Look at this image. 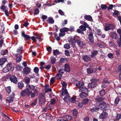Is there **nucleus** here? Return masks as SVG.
I'll list each match as a JSON object with an SVG mask.
<instances>
[{"instance_id":"20","label":"nucleus","mask_w":121,"mask_h":121,"mask_svg":"<svg viewBox=\"0 0 121 121\" xmlns=\"http://www.w3.org/2000/svg\"><path fill=\"white\" fill-rule=\"evenodd\" d=\"M97 84L92 82L89 83L88 85V87L89 88H93L96 86Z\"/></svg>"},{"instance_id":"12","label":"nucleus","mask_w":121,"mask_h":121,"mask_svg":"<svg viewBox=\"0 0 121 121\" xmlns=\"http://www.w3.org/2000/svg\"><path fill=\"white\" fill-rule=\"evenodd\" d=\"M108 115L107 113L106 112L103 111L102 113L99 116V118L104 119L107 118Z\"/></svg>"},{"instance_id":"41","label":"nucleus","mask_w":121,"mask_h":121,"mask_svg":"<svg viewBox=\"0 0 121 121\" xmlns=\"http://www.w3.org/2000/svg\"><path fill=\"white\" fill-rule=\"evenodd\" d=\"M24 80L26 83L27 84H29L30 82V78L27 77H25L24 78Z\"/></svg>"},{"instance_id":"31","label":"nucleus","mask_w":121,"mask_h":121,"mask_svg":"<svg viewBox=\"0 0 121 121\" xmlns=\"http://www.w3.org/2000/svg\"><path fill=\"white\" fill-rule=\"evenodd\" d=\"M84 19L86 20L90 21L92 19V17L89 15H85L84 16Z\"/></svg>"},{"instance_id":"11","label":"nucleus","mask_w":121,"mask_h":121,"mask_svg":"<svg viewBox=\"0 0 121 121\" xmlns=\"http://www.w3.org/2000/svg\"><path fill=\"white\" fill-rule=\"evenodd\" d=\"M10 80L12 82L15 84L17 83L18 82L17 78L14 75H12Z\"/></svg>"},{"instance_id":"37","label":"nucleus","mask_w":121,"mask_h":121,"mask_svg":"<svg viewBox=\"0 0 121 121\" xmlns=\"http://www.w3.org/2000/svg\"><path fill=\"white\" fill-rule=\"evenodd\" d=\"M105 91L103 89L101 90L99 92L100 95L102 97H103L105 94Z\"/></svg>"},{"instance_id":"40","label":"nucleus","mask_w":121,"mask_h":121,"mask_svg":"<svg viewBox=\"0 0 121 121\" xmlns=\"http://www.w3.org/2000/svg\"><path fill=\"white\" fill-rule=\"evenodd\" d=\"M89 99L87 98H85L83 99L82 103L84 104H86L88 103Z\"/></svg>"},{"instance_id":"43","label":"nucleus","mask_w":121,"mask_h":121,"mask_svg":"<svg viewBox=\"0 0 121 121\" xmlns=\"http://www.w3.org/2000/svg\"><path fill=\"white\" fill-rule=\"evenodd\" d=\"M86 27H85L83 25H82L79 26V28L83 31H85L86 30Z\"/></svg>"},{"instance_id":"1","label":"nucleus","mask_w":121,"mask_h":121,"mask_svg":"<svg viewBox=\"0 0 121 121\" xmlns=\"http://www.w3.org/2000/svg\"><path fill=\"white\" fill-rule=\"evenodd\" d=\"M99 106L101 110L106 111L109 109V105L104 102H101L99 104Z\"/></svg>"},{"instance_id":"54","label":"nucleus","mask_w":121,"mask_h":121,"mask_svg":"<svg viewBox=\"0 0 121 121\" xmlns=\"http://www.w3.org/2000/svg\"><path fill=\"white\" fill-rule=\"evenodd\" d=\"M65 70H64L63 69L61 68L58 70V73H60L61 74H63Z\"/></svg>"},{"instance_id":"8","label":"nucleus","mask_w":121,"mask_h":121,"mask_svg":"<svg viewBox=\"0 0 121 121\" xmlns=\"http://www.w3.org/2000/svg\"><path fill=\"white\" fill-rule=\"evenodd\" d=\"M78 39L76 40V42L79 46L82 47L85 45V43L84 41H82L81 39Z\"/></svg>"},{"instance_id":"17","label":"nucleus","mask_w":121,"mask_h":121,"mask_svg":"<svg viewBox=\"0 0 121 121\" xmlns=\"http://www.w3.org/2000/svg\"><path fill=\"white\" fill-rule=\"evenodd\" d=\"M82 59L84 60L85 62L90 61L91 60V58L87 55L83 56Z\"/></svg>"},{"instance_id":"13","label":"nucleus","mask_w":121,"mask_h":121,"mask_svg":"<svg viewBox=\"0 0 121 121\" xmlns=\"http://www.w3.org/2000/svg\"><path fill=\"white\" fill-rule=\"evenodd\" d=\"M79 89V91H81L82 92H87L88 90L87 88H86L84 86H80L78 87Z\"/></svg>"},{"instance_id":"29","label":"nucleus","mask_w":121,"mask_h":121,"mask_svg":"<svg viewBox=\"0 0 121 121\" xmlns=\"http://www.w3.org/2000/svg\"><path fill=\"white\" fill-rule=\"evenodd\" d=\"M63 74H61L60 73H57L56 75L55 76L56 79H60L61 78V77H62Z\"/></svg>"},{"instance_id":"27","label":"nucleus","mask_w":121,"mask_h":121,"mask_svg":"<svg viewBox=\"0 0 121 121\" xmlns=\"http://www.w3.org/2000/svg\"><path fill=\"white\" fill-rule=\"evenodd\" d=\"M65 71L68 72H69L70 71V68L67 64L65 65Z\"/></svg>"},{"instance_id":"57","label":"nucleus","mask_w":121,"mask_h":121,"mask_svg":"<svg viewBox=\"0 0 121 121\" xmlns=\"http://www.w3.org/2000/svg\"><path fill=\"white\" fill-rule=\"evenodd\" d=\"M101 7L102 9H106L108 6L102 4L101 5Z\"/></svg>"},{"instance_id":"56","label":"nucleus","mask_w":121,"mask_h":121,"mask_svg":"<svg viewBox=\"0 0 121 121\" xmlns=\"http://www.w3.org/2000/svg\"><path fill=\"white\" fill-rule=\"evenodd\" d=\"M39 12V10L38 9L36 8L35 10L34 14V15H37L38 14Z\"/></svg>"},{"instance_id":"30","label":"nucleus","mask_w":121,"mask_h":121,"mask_svg":"<svg viewBox=\"0 0 121 121\" xmlns=\"http://www.w3.org/2000/svg\"><path fill=\"white\" fill-rule=\"evenodd\" d=\"M87 73L88 74L92 73L94 71L93 69L92 68H88L86 69Z\"/></svg>"},{"instance_id":"52","label":"nucleus","mask_w":121,"mask_h":121,"mask_svg":"<svg viewBox=\"0 0 121 121\" xmlns=\"http://www.w3.org/2000/svg\"><path fill=\"white\" fill-rule=\"evenodd\" d=\"M102 83H108V84L109 83V82L108 80V79L107 78H104L103 79V81L102 82Z\"/></svg>"},{"instance_id":"50","label":"nucleus","mask_w":121,"mask_h":121,"mask_svg":"<svg viewBox=\"0 0 121 121\" xmlns=\"http://www.w3.org/2000/svg\"><path fill=\"white\" fill-rule=\"evenodd\" d=\"M6 90L8 93L9 94L11 91L10 86H9L6 87Z\"/></svg>"},{"instance_id":"28","label":"nucleus","mask_w":121,"mask_h":121,"mask_svg":"<svg viewBox=\"0 0 121 121\" xmlns=\"http://www.w3.org/2000/svg\"><path fill=\"white\" fill-rule=\"evenodd\" d=\"M99 109V108L98 107L95 106L92 108H91L90 109V111L92 112H96L97 111H98Z\"/></svg>"},{"instance_id":"5","label":"nucleus","mask_w":121,"mask_h":121,"mask_svg":"<svg viewBox=\"0 0 121 121\" xmlns=\"http://www.w3.org/2000/svg\"><path fill=\"white\" fill-rule=\"evenodd\" d=\"M77 39H79L80 37L79 36L71 37L69 40V42L71 43V45H73L76 42V40Z\"/></svg>"},{"instance_id":"32","label":"nucleus","mask_w":121,"mask_h":121,"mask_svg":"<svg viewBox=\"0 0 121 121\" xmlns=\"http://www.w3.org/2000/svg\"><path fill=\"white\" fill-rule=\"evenodd\" d=\"M13 98L11 97V96L7 97V101L9 103H10L13 102Z\"/></svg>"},{"instance_id":"9","label":"nucleus","mask_w":121,"mask_h":121,"mask_svg":"<svg viewBox=\"0 0 121 121\" xmlns=\"http://www.w3.org/2000/svg\"><path fill=\"white\" fill-rule=\"evenodd\" d=\"M31 69L28 67H25L23 70L22 72L24 74H27L31 72Z\"/></svg>"},{"instance_id":"3","label":"nucleus","mask_w":121,"mask_h":121,"mask_svg":"<svg viewBox=\"0 0 121 121\" xmlns=\"http://www.w3.org/2000/svg\"><path fill=\"white\" fill-rule=\"evenodd\" d=\"M12 64L11 63L7 64L6 67L3 70V71L4 73H7L12 68Z\"/></svg>"},{"instance_id":"22","label":"nucleus","mask_w":121,"mask_h":121,"mask_svg":"<svg viewBox=\"0 0 121 121\" xmlns=\"http://www.w3.org/2000/svg\"><path fill=\"white\" fill-rule=\"evenodd\" d=\"M98 53L97 51L95 50H93L91 53V57L93 58L97 55Z\"/></svg>"},{"instance_id":"61","label":"nucleus","mask_w":121,"mask_h":121,"mask_svg":"<svg viewBox=\"0 0 121 121\" xmlns=\"http://www.w3.org/2000/svg\"><path fill=\"white\" fill-rule=\"evenodd\" d=\"M113 54L112 53H109L108 55V57L111 59H112L113 58Z\"/></svg>"},{"instance_id":"47","label":"nucleus","mask_w":121,"mask_h":121,"mask_svg":"<svg viewBox=\"0 0 121 121\" xmlns=\"http://www.w3.org/2000/svg\"><path fill=\"white\" fill-rule=\"evenodd\" d=\"M64 47L65 49H68L70 48V46L69 44L67 43L64 45Z\"/></svg>"},{"instance_id":"25","label":"nucleus","mask_w":121,"mask_h":121,"mask_svg":"<svg viewBox=\"0 0 121 121\" xmlns=\"http://www.w3.org/2000/svg\"><path fill=\"white\" fill-rule=\"evenodd\" d=\"M18 87L20 89H22L24 86L23 82H19L17 84Z\"/></svg>"},{"instance_id":"26","label":"nucleus","mask_w":121,"mask_h":121,"mask_svg":"<svg viewBox=\"0 0 121 121\" xmlns=\"http://www.w3.org/2000/svg\"><path fill=\"white\" fill-rule=\"evenodd\" d=\"M60 31L61 32H67L69 31V28L65 27L62 28V29H60Z\"/></svg>"},{"instance_id":"16","label":"nucleus","mask_w":121,"mask_h":121,"mask_svg":"<svg viewBox=\"0 0 121 121\" xmlns=\"http://www.w3.org/2000/svg\"><path fill=\"white\" fill-rule=\"evenodd\" d=\"M16 56V62L17 63L20 62L22 59V56L21 55H20L19 54H17Z\"/></svg>"},{"instance_id":"34","label":"nucleus","mask_w":121,"mask_h":121,"mask_svg":"<svg viewBox=\"0 0 121 121\" xmlns=\"http://www.w3.org/2000/svg\"><path fill=\"white\" fill-rule=\"evenodd\" d=\"M84 84L83 82H81L80 81H78V82L76 84V86L77 87L80 86H84Z\"/></svg>"},{"instance_id":"18","label":"nucleus","mask_w":121,"mask_h":121,"mask_svg":"<svg viewBox=\"0 0 121 121\" xmlns=\"http://www.w3.org/2000/svg\"><path fill=\"white\" fill-rule=\"evenodd\" d=\"M7 59L5 58H1L0 59V65L1 67L3 66V65L4 64L7 60Z\"/></svg>"},{"instance_id":"4","label":"nucleus","mask_w":121,"mask_h":121,"mask_svg":"<svg viewBox=\"0 0 121 121\" xmlns=\"http://www.w3.org/2000/svg\"><path fill=\"white\" fill-rule=\"evenodd\" d=\"M34 92H32V91H29V93L28 96H30L31 98H34L35 95H37L38 94V90L35 89L33 91Z\"/></svg>"},{"instance_id":"10","label":"nucleus","mask_w":121,"mask_h":121,"mask_svg":"<svg viewBox=\"0 0 121 121\" xmlns=\"http://www.w3.org/2000/svg\"><path fill=\"white\" fill-rule=\"evenodd\" d=\"M35 86L33 85H30L29 84H27L26 86V88L28 91H33L35 89Z\"/></svg>"},{"instance_id":"55","label":"nucleus","mask_w":121,"mask_h":121,"mask_svg":"<svg viewBox=\"0 0 121 121\" xmlns=\"http://www.w3.org/2000/svg\"><path fill=\"white\" fill-rule=\"evenodd\" d=\"M37 99H36L30 105L31 106H33L36 105L37 103Z\"/></svg>"},{"instance_id":"14","label":"nucleus","mask_w":121,"mask_h":121,"mask_svg":"<svg viewBox=\"0 0 121 121\" xmlns=\"http://www.w3.org/2000/svg\"><path fill=\"white\" fill-rule=\"evenodd\" d=\"M105 99V98L104 97H102L98 95L95 98V100L96 101L98 102H102L103 100H104Z\"/></svg>"},{"instance_id":"7","label":"nucleus","mask_w":121,"mask_h":121,"mask_svg":"<svg viewBox=\"0 0 121 121\" xmlns=\"http://www.w3.org/2000/svg\"><path fill=\"white\" fill-rule=\"evenodd\" d=\"M29 91L26 88L24 90H23L20 92V95L22 97L26 96H27L28 97L29 93Z\"/></svg>"},{"instance_id":"6","label":"nucleus","mask_w":121,"mask_h":121,"mask_svg":"<svg viewBox=\"0 0 121 121\" xmlns=\"http://www.w3.org/2000/svg\"><path fill=\"white\" fill-rule=\"evenodd\" d=\"M114 26L112 24H108L104 28L105 31H108L110 30H113L115 28Z\"/></svg>"},{"instance_id":"59","label":"nucleus","mask_w":121,"mask_h":121,"mask_svg":"<svg viewBox=\"0 0 121 121\" xmlns=\"http://www.w3.org/2000/svg\"><path fill=\"white\" fill-rule=\"evenodd\" d=\"M58 13L59 14L61 15H64V13L61 9H59L58 10Z\"/></svg>"},{"instance_id":"23","label":"nucleus","mask_w":121,"mask_h":121,"mask_svg":"<svg viewBox=\"0 0 121 121\" xmlns=\"http://www.w3.org/2000/svg\"><path fill=\"white\" fill-rule=\"evenodd\" d=\"M88 95V94L84 92H82L80 94V96L81 98H85Z\"/></svg>"},{"instance_id":"2","label":"nucleus","mask_w":121,"mask_h":121,"mask_svg":"<svg viewBox=\"0 0 121 121\" xmlns=\"http://www.w3.org/2000/svg\"><path fill=\"white\" fill-rule=\"evenodd\" d=\"M39 100L40 103L42 105H44L45 103V99L43 94L41 93L39 94Z\"/></svg>"},{"instance_id":"21","label":"nucleus","mask_w":121,"mask_h":121,"mask_svg":"<svg viewBox=\"0 0 121 121\" xmlns=\"http://www.w3.org/2000/svg\"><path fill=\"white\" fill-rule=\"evenodd\" d=\"M47 23L49 24H53L54 22V20L52 17H48L47 20Z\"/></svg>"},{"instance_id":"58","label":"nucleus","mask_w":121,"mask_h":121,"mask_svg":"<svg viewBox=\"0 0 121 121\" xmlns=\"http://www.w3.org/2000/svg\"><path fill=\"white\" fill-rule=\"evenodd\" d=\"M34 72L36 74L38 73L39 71L38 68L37 67H35L34 69Z\"/></svg>"},{"instance_id":"45","label":"nucleus","mask_w":121,"mask_h":121,"mask_svg":"<svg viewBox=\"0 0 121 121\" xmlns=\"http://www.w3.org/2000/svg\"><path fill=\"white\" fill-rule=\"evenodd\" d=\"M120 99L119 97L118 96L117 97L115 100L114 103L116 105L118 103Z\"/></svg>"},{"instance_id":"15","label":"nucleus","mask_w":121,"mask_h":121,"mask_svg":"<svg viewBox=\"0 0 121 121\" xmlns=\"http://www.w3.org/2000/svg\"><path fill=\"white\" fill-rule=\"evenodd\" d=\"M88 39L90 42L91 43H92L94 42V38L92 32L90 33V34L88 35Z\"/></svg>"},{"instance_id":"19","label":"nucleus","mask_w":121,"mask_h":121,"mask_svg":"<svg viewBox=\"0 0 121 121\" xmlns=\"http://www.w3.org/2000/svg\"><path fill=\"white\" fill-rule=\"evenodd\" d=\"M110 35L111 38H114L115 39H117L118 38L117 35L115 32L110 33Z\"/></svg>"},{"instance_id":"51","label":"nucleus","mask_w":121,"mask_h":121,"mask_svg":"<svg viewBox=\"0 0 121 121\" xmlns=\"http://www.w3.org/2000/svg\"><path fill=\"white\" fill-rule=\"evenodd\" d=\"M25 40L26 41L28 40L31 38L30 36L28 35H26L24 37Z\"/></svg>"},{"instance_id":"24","label":"nucleus","mask_w":121,"mask_h":121,"mask_svg":"<svg viewBox=\"0 0 121 121\" xmlns=\"http://www.w3.org/2000/svg\"><path fill=\"white\" fill-rule=\"evenodd\" d=\"M24 49L22 46L19 47L17 50V52L18 53L17 54H19L20 55L22 54L23 53L22 51Z\"/></svg>"},{"instance_id":"39","label":"nucleus","mask_w":121,"mask_h":121,"mask_svg":"<svg viewBox=\"0 0 121 121\" xmlns=\"http://www.w3.org/2000/svg\"><path fill=\"white\" fill-rule=\"evenodd\" d=\"M73 115L76 117L78 113V110L76 109H74L73 110Z\"/></svg>"},{"instance_id":"60","label":"nucleus","mask_w":121,"mask_h":121,"mask_svg":"<svg viewBox=\"0 0 121 121\" xmlns=\"http://www.w3.org/2000/svg\"><path fill=\"white\" fill-rule=\"evenodd\" d=\"M7 7V6H5L4 5H3L1 6V7L0 8V9L3 11H5V10H6V9Z\"/></svg>"},{"instance_id":"63","label":"nucleus","mask_w":121,"mask_h":121,"mask_svg":"<svg viewBox=\"0 0 121 121\" xmlns=\"http://www.w3.org/2000/svg\"><path fill=\"white\" fill-rule=\"evenodd\" d=\"M65 54L67 56H70V54L69 52L67 50H65Z\"/></svg>"},{"instance_id":"33","label":"nucleus","mask_w":121,"mask_h":121,"mask_svg":"<svg viewBox=\"0 0 121 121\" xmlns=\"http://www.w3.org/2000/svg\"><path fill=\"white\" fill-rule=\"evenodd\" d=\"M53 53L54 55L55 56H57L60 54V52L58 49L54 50L53 52Z\"/></svg>"},{"instance_id":"35","label":"nucleus","mask_w":121,"mask_h":121,"mask_svg":"<svg viewBox=\"0 0 121 121\" xmlns=\"http://www.w3.org/2000/svg\"><path fill=\"white\" fill-rule=\"evenodd\" d=\"M62 88L63 89V90L61 93V95L64 96L65 95V94H68L67 90L66 88L65 89H63V88Z\"/></svg>"},{"instance_id":"53","label":"nucleus","mask_w":121,"mask_h":121,"mask_svg":"<svg viewBox=\"0 0 121 121\" xmlns=\"http://www.w3.org/2000/svg\"><path fill=\"white\" fill-rule=\"evenodd\" d=\"M56 102V100L55 99L53 98L51 99L50 101V104L52 105H54Z\"/></svg>"},{"instance_id":"48","label":"nucleus","mask_w":121,"mask_h":121,"mask_svg":"<svg viewBox=\"0 0 121 121\" xmlns=\"http://www.w3.org/2000/svg\"><path fill=\"white\" fill-rule=\"evenodd\" d=\"M70 98V96L66 95L65 96V97L63 98V99L64 100L66 101L68 100V99L69 100Z\"/></svg>"},{"instance_id":"36","label":"nucleus","mask_w":121,"mask_h":121,"mask_svg":"<svg viewBox=\"0 0 121 121\" xmlns=\"http://www.w3.org/2000/svg\"><path fill=\"white\" fill-rule=\"evenodd\" d=\"M69 60V58H61L60 60V61L61 63H64L65 61H68Z\"/></svg>"},{"instance_id":"49","label":"nucleus","mask_w":121,"mask_h":121,"mask_svg":"<svg viewBox=\"0 0 121 121\" xmlns=\"http://www.w3.org/2000/svg\"><path fill=\"white\" fill-rule=\"evenodd\" d=\"M99 79L92 78L91 80V82H92L93 83L97 84V82L99 81Z\"/></svg>"},{"instance_id":"62","label":"nucleus","mask_w":121,"mask_h":121,"mask_svg":"<svg viewBox=\"0 0 121 121\" xmlns=\"http://www.w3.org/2000/svg\"><path fill=\"white\" fill-rule=\"evenodd\" d=\"M66 120L68 121H69L72 119L71 117L70 116L67 115L66 116Z\"/></svg>"},{"instance_id":"46","label":"nucleus","mask_w":121,"mask_h":121,"mask_svg":"<svg viewBox=\"0 0 121 121\" xmlns=\"http://www.w3.org/2000/svg\"><path fill=\"white\" fill-rule=\"evenodd\" d=\"M51 63L52 64H54L55 63L56 61V58L54 57H52L51 58Z\"/></svg>"},{"instance_id":"44","label":"nucleus","mask_w":121,"mask_h":121,"mask_svg":"<svg viewBox=\"0 0 121 121\" xmlns=\"http://www.w3.org/2000/svg\"><path fill=\"white\" fill-rule=\"evenodd\" d=\"M119 13V11L117 10L114 11V12L113 13L112 15L114 17H116L118 15Z\"/></svg>"},{"instance_id":"42","label":"nucleus","mask_w":121,"mask_h":121,"mask_svg":"<svg viewBox=\"0 0 121 121\" xmlns=\"http://www.w3.org/2000/svg\"><path fill=\"white\" fill-rule=\"evenodd\" d=\"M8 53V50L7 49L2 50L1 52V54L3 55L6 54Z\"/></svg>"},{"instance_id":"64","label":"nucleus","mask_w":121,"mask_h":121,"mask_svg":"<svg viewBox=\"0 0 121 121\" xmlns=\"http://www.w3.org/2000/svg\"><path fill=\"white\" fill-rule=\"evenodd\" d=\"M113 7V5L112 4H111L109 5L108 7V8H108V9L111 10L112 9Z\"/></svg>"},{"instance_id":"38","label":"nucleus","mask_w":121,"mask_h":121,"mask_svg":"<svg viewBox=\"0 0 121 121\" xmlns=\"http://www.w3.org/2000/svg\"><path fill=\"white\" fill-rule=\"evenodd\" d=\"M120 119H121V114H117L116 116V119L114 120V121H118Z\"/></svg>"}]
</instances>
